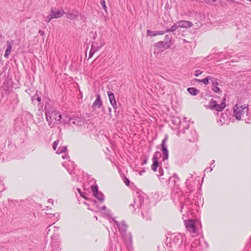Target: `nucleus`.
<instances>
[{
  "label": "nucleus",
  "instance_id": "2f4dec72",
  "mask_svg": "<svg viewBox=\"0 0 251 251\" xmlns=\"http://www.w3.org/2000/svg\"><path fill=\"white\" fill-rule=\"evenodd\" d=\"M225 116L222 113L221 115V117L219 120H217V122L220 124V126L223 125L225 123Z\"/></svg>",
  "mask_w": 251,
  "mask_h": 251
},
{
  "label": "nucleus",
  "instance_id": "473e14b6",
  "mask_svg": "<svg viewBox=\"0 0 251 251\" xmlns=\"http://www.w3.org/2000/svg\"><path fill=\"white\" fill-rule=\"evenodd\" d=\"M61 139V138L59 139H58L57 140H56L55 141H54L53 144H52V148L53 149L54 151L56 150V148L58 146V145L59 144V141H60V140Z\"/></svg>",
  "mask_w": 251,
  "mask_h": 251
},
{
  "label": "nucleus",
  "instance_id": "de8ad7c7",
  "mask_svg": "<svg viewBox=\"0 0 251 251\" xmlns=\"http://www.w3.org/2000/svg\"><path fill=\"white\" fill-rule=\"evenodd\" d=\"M38 33L40 34V35L41 36H44V34H45V32L43 30H41V29H40L38 31Z\"/></svg>",
  "mask_w": 251,
  "mask_h": 251
},
{
  "label": "nucleus",
  "instance_id": "338daca9",
  "mask_svg": "<svg viewBox=\"0 0 251 251\" xmlns=\"http://www.w3.org/2000/svg\"><path fill=\"white\" fill-rule=\"evenodd\" d=\"M220 0V2H221V0Z\"/></svg>",
  "mask_w": 251,
  "mask_h": 251
},
{
  "label": "nucleus",
  "instance_id": "20e7f679",
  "mask_svg": "<svg viewBox=\"0 0 251 251\" xmlns=\"http://www.w3.org/2000/svg\"><path fill=\"white\" fill-rule=\"evenodd\" d=\"M45 110L46 120L50 127L61 123L62 117L59 111L55 110L54 108L46 109L45 108Z\"/></svg>",
  "mask_w": 251,
  "mask_h": 251
},
{
  "label": "nucleus",
  "instance_id": "cd10ccee",
  "mask_svg": "<svg viewBox=\"0 0 251 251\" xmlns=\"http://www.w3.org/2000/svg\"><path fill=\"white\" fill-rule=\"evenodd\" d=\"M70 163V166H68V168H67V170L69 173L72 175L75 174L74 170L75 168V165L74 164V162H71ZM68 166H69V165H68Z\"/></svg>",
  "mask_w": 251,
  "mask_h": 251
},
{
  "label": "nucleus",
  "instance_id": "f03ea898",
  "mask_svg": "<svg viewBox=\"0 0 251 251\" xmlns=\"http://www.w3.org/2000/svg\"><path fill=\"white\" fill-rule=\"evenodd\" d=\"M184 196L180 188L177 187L174 189L173 193L171 194V197L174 202L178 201L180 202L181 212H182V209L184 205H186L188 207V209H190L193 204V201H190L189 197L184 198ZM186 196H188L189 195H187Z\"/></svg>",
  "mask_w": 251,
  "mask_h": 251
},
{
  "label": "nucleus",
  "instance_id": "5701e85b",
  "mask_svg": "<svg viewBox=\"0 0 251 251\" xmlns=\"http://www.w3.org/2000/svg\"><path fill=\"white\" fill-rule=\"evenodd\" d=\"M191 136H187L189 141L192 142L194 141L197 138V134L196 130H192L190 132Z\"/></svg>",
  "mask_w": 251,
  "mask_h": 251
},
{
  "label": "nucleus",
  "instance_id": "13d9d810",
  "mask_svg": "<svg viewBox=\"0 0 251 251\" xmlns=\"http://www.w3.org/2000/svg\"><path fill=\"white\" fill-rule=\"evenodd\" d=\"M214 162H215V160H212L211 161V164H214Z\"/></svg>",
  "mask_w": 251,
  "mask_h": 251
},
{
  "label": "nucleus",
  "instance_id": "e2e57ef3",
  "mask_svg": "<svg viewBox=\"0 0 251 251\" xmlns=\"http://www.w3.org/2000/svg\"><path fill=\"white\" fill-rule=\"evenodd\" d=\"M94 201V202L95 203L96 202V200H94V201Z\"/></svg>",
  "mask_w": 251,
  "mask_h": 251
},
{
  "label": "nucleus",
  "instance_id": "0e129e2a",
  "mask_svg": "<svg viewBox=\"0 0 251 251\" xmlns=\"http://www.w3.org/2000/svg\"><path fill=\"white\" fill-rule=\"evenodd\" d=\"M208 169V168L206 169L205 170V171H207Z\"/></svg>",
  "mask_w": 251,
  "mask_h": 251
},
{
  "label": "nucleus",
  "instance_id": "680f3d73",
  "mask_svg": "<svg viewBox=\"0 0 251 251\" xmlns=\"http://www.w3.org/2000/svg\"><path fill=\"white\" fill-rule=\"evenodd\" d=\"M212 170H213V168H211V169H210V171H210V172H211V171H212Z\"/></svg>",
  "mask_w": 251,
  "mask_h": 251
},
{
  "label": "nucleus",
  "instance_id": "6e6552de",
  "mask_svg": "<svg viewBox=\"0 0 251 251\" xmlns=\"http://www.w3.org/2000/svg\"><path fill=\"white\" fill-rule=\"evenodd\" d=\"M168 139V136L165 135L164 139L162 140L161 142V151L162 152L163 156L162 158V160L163 161H165L166 160L168 159L169 156V151L167 149V146L166 145V142Z\"/></svg>",
  "mask_w": 251,
  "mask_h": 251
},
{
  "label": "nucleus",
  "instance_id": "9b49d317",
  "mask_svg": "<svg viewBox=\"0 0 251 251\" xmlns=\"http://www.w3.org/2000/svg\"><path fill=\"white\" fill-rule=\"evenodd\" d=\"M70 124H73L77 126H82L85 124V120L82 117H75L69 118Z\"/></svg>",
  "mask_w": 251,
  "mask_h": 251
},
{
  "label": "nucleus",
  "instance_id": "72a5a7b5",
  "mask_svg": "<svg viewBox=\"0 0 251 251\" xmlns=\"http://www.w3.org/2000/svg\"><path fill=\"white\" fill-rule=\"evenodd\" d=\"M165 40H166L165 42H169V45H170L171 46V45H172V43H171L172 37L169 35H166Z\"/></svg>",
  "mask_w": 251,
  "mask_h": 251
},
{
  "label": "nucleus",
  "instance_id": "393cba45",
  "mask_svg": "<svg viewBox=\"0 0 251 251\" xmlns=\"http://www.w3.org/2000/svg\"><path fill=\"white\" fill-rule=\"evenodd\" d=\"M102 46L103 45L102 43H100L99 44L97 42H93L91 45V49L97 51L99 49H100L102 47Z\"/></svg>",
  "mask_w": 251,
  "mask_h": 251
},
{
  "label": "nucleus",
  "instance_id": "423d86ee",
  "mask_svg": "<svg viewBox=\"0 0 251 251\" xmlns=\"http://www.w3.org/2000/svg\"><path fill=\"white\" fill-rule=\"evenodd\" d=\"M170 241L169 247L171 249V251H175L178 250L181 246L182 238L180 234L176 235H172L170 237Z\"/></svg>",
  "mask_w": 251,
  "mask_h": 251
},
{
  "label": "nucleus",
  "instance_id": "a19ab883",
  "mask_svg": "<svg viewBox=\"0 0 251 251\" xmlns=\"http://www.w3.org/2000/svg\"><path fill=\"white\" fill-rule=\"evenodd\" d=\"M95 52H96V51L93 50L92 49H91V50L89 52V58L92 57Z\"/></svg>",
  "mask_w": 251,
  "mask_h": 251
},
{
  "label": "nucleus",
  "instance_id": "ddd939ff",
  "mask_svg": "<svg viewBox=\"0 0 251 251\" xmlns=\"http://www.w3.org/2000/svg\"><path fill=\"white\" fill-rule=\"evenodd\" d=\"M185 226L187 229L190 232L195 233L196 227L195 223L192 220L184 221Z\"/></svg>",
  "mask_w": 251,
  "mask_h": 251
},
{
  "label": "nucleus",
  "instance_id": "a211bd4d",
  "mask_svg": "<svg viewBox=\"0 0 251 251\" xmlns=\"http://www.w3.org/2000/svg\"><path fill=\"white\" fill-rule=\"evenodd\" d=\"M102 105V101L100 95H97V98L93 102L92 107L95 109L96 107L100 108Z\"/></svg>",
  "mask_w": 251,
  "mask_h": 251
},
{
  "label": "nucleus",
  "instance_id": "c03bdc74",
  "mask_svg": "<svg viewBox=\"0 0 251 251\" xmlns=\"http://www.w3.org/2000/svg\"><path fill=\"white\" fill-rule=\"evenodd\" d=\"M251 247V237L250 238L249 242L247 244L246 248H249Z\"/></svg>",
  "mask_w": 251,
  "mask_h": 251
},
{
  "label": "nucleus",
  "instance_id": "f257e3e1",
  "mask_svg": "<svg viewBox=\"0 0 251 251\" xmlns=\"http://www.w3.org/2000/svg\"><path fill=\"white\" fill-rule=\"evenodd\" d=\"M130 206H132L135 209L136 208L141 209L143 218L147 221L151 220V216L149 213V206L147 203H144V198L142 194L138 192L135 193L133 203H131Z\"/></svg>",
  "mask_w": 251,
  "mask_h": 251
},
{
  "label": "nucleus",
  "instance_id": "4d7b16f0",
  "mask_svg": "<svg viewBox=\"0 0 251 251\" xmlns=\"http://www.w3.org/2000/svg\"><path fill=\"white\" fill-rule=\"evenodd\" d=\"M108 111H109V112H111V108L109 107Z\"/></svg>",
  "mask_w": 251,
  "mask_h": 251
},
{
  "label": "nucleus",
  "instance_id": "864d4df0",
  "mask_svg": "<svg viewBox=\"0 0 251 251\" xmlns=\"http://www.w3.org/2000/svg\"><path fill=\"white\" fill-rule=\"evenodd\" d=\"M181 126H182V125H181V124H180V125H179V130L180 131H181V129H182V127H181Z\"/></svg>",
  "mask_w": 251,
  "mask_h": 251
},
{
  "label": "nucleus",
  "instance_id": "8fccbe9b",
  "mask_svg": "<svg viewBox=\"0 0 251 251\" xmlns=\"http://www.w3.org/2000/svg\"><path fill=\"white\" fill-rule=\"evenodd\" d=\"M226 95H225V97L222 99V102H224L225 104H226Z\"/></svg>",
  "mask_w": 251,
  "mask_h": 251
},
{
  "label": "nucleus",
  "instance_id": "bb28decb",
  "mask_svg": "<svg viewBox=\"0 0 251 251\" xmlns=\"http://www.w3.org/2000/svg\"><path fill=\"white\" fill-rule=\"evenodd\" d=\"M187 91L192 95L196 96L200 92L199 90L195 87H189L187 88Z\"/></svg>",
  "mask_w": 251,
  "mask_h": 251
},
{
  "label": "nucleus",
  "instance_id": "ea45409f",
  "mask_svg": "<svg viewBox=\"0 0 251 251\" xmlns=\"http://www.w3.org/2000/svg\"><path fill=\"white\" fill-rule=\"evenodd\" d=\"M199 242H200V240H196L195 243H193L191 245V251H195L193 249V248L194 249L195 248H194L195 244H196L197 243H199Z\"/></svg>",
  "mask_w": 251,
  "mask_h": 251
},
{
  "label": "nucleus",
  "instance_id": "3c124183",
  "mask_svg": "<svg viewBox=\"0 0 251 251\" xmlns=\"http://www.w3.org/2000/svg\"><path fill=\"white\" fill-rule=\"evenodd\" d=\"M48 202H50V203H53V200L52 199H49L48 200Z\"/></svg>",
  "mask_w": 251,
  "mask_h": 251
},
{
  "label": "nucleus",
  "instance_id": "79ce46f5",
  "mask_svg": "<svg viewBox=\"0 0 251 251\" xmlns=\"http://www.w3.org/2000/svg\"><path fill=\"white\" fill-rule=\"evenodd\" d=\"M173 184H174L175 186H174V187L173 188H172V191H173V190H174V189L175 188H176V187H177L178 188H179V187H178V186L176 185V180L175 179H174L173 180ZM172 193H173V192H172ZM172 194V193H171V194Z\"/></svg>",
  "mask_w": 251,
  "mask_h": 251
},
{
  "label": "nucleus",
  "instance_id": "39448f33",
  "mask_svg": "<svg viewBox=\"0 0 251 251\" xmlns=\"http://www.w3.org/2000/svg\"><path fill=\"white\" fill-rule=\"evenodd\" d=\"M249 105L245 104L242 105L241 104H236L233 107V114L238 120H240L242 118V116L245 113H247V115L248 114Z\"/></svg>",
  "mask_w": 251,
  "mask_h": 251
},
{
  "label": "nucleus",
  "instance_id": "6e6d98bb",
  "mask_svg": "<svg viewBox=\"0 0 251 251\" xmlns=\"http://www.w3.org/2000/svg\"><path fill=\"white\" fill-rule=\"evenodd\" d=\"M194 201H194V204H195V205H196V204H197V202H196V199H194Z\"/></svg>",
  "mask_w": 251,
  "mask_h": 251
},
{
  "label": "nucleus",
  "instance_id": "f704fd0d",
  "mask_svg": "<svg viewBox=\"0 0 251 251\" xmlns=\"http://www.w3.org/2000/svg\"><path fill=\"white\" fill-rule=\"evenodd\" d=\"M100 4H101L102 7H103V8L104 9V10H105V11H106L107 7L106 6L105 0H100Z\"/></svg>",
  "mask_w": 251,
  "mask_h": 251
},
{
  "label": "nucleus",
  "instance_id": "dca6fc26",
  "mask_svg": "<svg viewBox=\"0 0 251 251\" xmlns=\"http://www.w3.org/2000/svg\"><path fill=\"white\" fill-rule=\"evenodd\" d=\"M154 47L158 49L165 48V49H168L171 47L169 45V42H165L163 41H159L154 44Z\"/></svg>",
  "mask_w": 251,
  "mask_h": 251
},
{
  "label": "nucleus",
  "instance_id": "b1692460",
  "mask_svg": "<svg viewBox=\"0 0 251 251\" xmlns=\"http://www.w3.org/2000/svg\"><path fill=\"white\" fill-rule=\"evenodd\" d=\"M6 45H7V48L5 50V54H4V56L5 57L8 58L10 54V53L11 51L12 46L11 44L9 43V41L7 42Z\"/></svg>",
  "mask_w": 251,
  "mask_h": 251
},
{
  "label": "nucleus",
  "instance_id": "6ab92c4d",
  "mask_svg": "<svg viewBox=\"0 0 251 251\" xmlns=\"http://www.w3.org/2000/svg\"><path fill=\"white\" fill-rule=\"evenodd\" d=\"M179 27H190L193 25L192 22L187 21H180L177 22Z\"/></svg>",
  "mask_w": 251,
  "mask_h": 251
},
{
  "label": "nucleus",
  "instance_id": "09e8293b",
  "mask_svg": "<svg viewBox=\"0 0 251 251\" xmlns=\"http://www.w3.org/2000/svg\"><path fill=\"white\" fill-rule=\"evenodd\" d=\"M69 157H70L69 155L68 154H66L62 156V158L64 159H67Z\"/></svg>",
  "mask_w": 251,
  "mask_h": 251
},
{
  "label": "nucleus",
  "instance_id": "774afa93",
  "mask_svg": "<svg viewBox=\"0 0 251 251\" xmlns=\"http://www.w3.org/2000/svg\"><path fill=\"white\" fill-rule=\"evenodd\" d=\"M250 1H251V0H250Z\"/></svg>",
  "mask_w": 251,
  "mask_h": 251
},
{
  "label": "nucleus",
  "instance_id": "c756f323",
  "mask_svg": "<svg viewBox=\"0 0 251 251\" xmlns=\"http://www.w3.org/2000/svg\"><path fill=\"white\" fill-rule=\"evenodd\" d=\"M159 178L162 179H166L165 178H164L163 177H162V178L160 177ZM172 179H176L177 180H179V177L177 176V175L176 173H174L172 176H170L169 177V179L168 180L166 179V182H168V184L170 183L171 180Z\"/></svg>",
  "mask_w": 251,
  "mask_h": 251
},
{
  "label": "nucleus",
  "instance_id": "1a4fd4ad",
  "mask_svg": "<svg viewBox=\"0 0 251 251\" xmlns=\"http://www.w3.org/2000/svg\"><path fill=\"white\" fill-rule=\"evenodd\" d=\"M226 106V104H225L224 102H221V104H218L216 102V100L212 99L210 101L209 104V108L211 109H215L218 111H222L225 107Z\"/></svg>",
  "mask_w": 251,
  "mask_h": 251
},
{
  "label": "nucleus",
  "instance_id": "7c9ffc66",
  "mask_svg": "<svg viewBox=\"0 0 251 251\" xmlns=\"http://www.w3.org/2000/svg\"><path fill=\"white\" fill-rule=\"evenodd\" d=\"M67 150V146L59 147L57 150L56 153L58 154L65 152Z\"/></svg>",
  "mask_w": 251,
  "mask_h": 251
},
{
  "label": "nucleus",
  "instance_id": "603ef678",
  "mask_svg": "<svg viewBox=\"0 0 251 251\" xmlns=\"http://www.w3.org/2000/svg\"><path fill=\"white\" fill-rule=\"evenodd\" d=\"M145 173V171H144V170H143V171H142L140 172H139V174H140V175H142V174H143V173Z\"/></svg>",
  "mask_w": 251,
  "mask_h": 251
},
{
  "label": "nucleus",
  "instance_id": "7ed1b4c3",
  "mask_svg": "<svg viewBox=\"0 0 251 251\" xmlns=\"http://www.w3.org/2000/svg\"><path fill=\"white\" fill-rule=\"evenodd\" d=\"M114 223L117 225L118 230L124 239L126 245L129 251H132L133 248L132 246V236L130 233H127L126 232L127 226L125 221H122L119 223L115 220Z\"/></svg>",
  "mask_w": 251,
  "mask_h": 251
},
{
  "label": "nucleus",
  "instance_id": "49530a36",
  "mask_svg": "<svg viewBox=\"0 0 251 251\" xmlns=\"http://www.w3.org/2000/svg\"><path fill=\"white\" fill-rule=\"evenodd\" d=\"M148 158L147 157L145 158V159L143 160V162L142 163V165H145L147 164L148 162Z\"/></svg>",
  "mask_w": 251,
  "mask_h": 251
},
{
  "label": "nucleus",
  "instance_id": "4c0bfd02",
  "mask_svg": "<svg viewBox=\"0 0 251 251\" xmlns=\"http://www.w3.org/2000/svg\"><path fill=\"white\" fill-rule=\"evenodd\" d=\"M77 190L78 192L79 193L80 195L82 197L84 198L85 199H87V198L85 197L84 194L80 190L79 188H77Z\"/></svg>",
  "mask_w": 251,
  "mask_h": 251
},
{
  "label": "nucleus",
  "instance_id": "37998d69",
  "mask_svg": "<svg viewBox=\"0 0 251 251\" xmlns=\"http://www.w3.org/2000/svg\"><path fill=\"white\" fill-rule=\"evenodd\" d=\"M202 73V72L200 70H196L195 72V76H198L200 75H201Z\"/></svg>",
  "mask_w": 251,
  "mask_h": 251
},
{
  "label": "nucleus",
  "instance_id": "0eeeda50",
  "mask_svg": "<svg viewBox=\"0 0 251 251\" xmlns=\"http://www.w3.org/2000/svg\"><path fill=\"white\" fill-rule=\"evenodd\" d=\"M158 155H160V153L159 151H156L153 155L152 157V164L151 166V168L152 171L154 172H156L157 171V168H159V174L157 175L158 177H161L163 176V170L159 165V163L158 161Z\"/></svg>",
  "mask_w": 251,
  "mask_h": 251
},
{
  "label": "nucleus",
  "instance_id": "aec40b11",
  "mask_svg": "<svg viewBox=\"0 0 251 251\" xmlns=\"http://www.w3.org/2000/svg\"><path fill=\"white\" fill-rule=\"evenodd\" d=\"M165 33H166L165 30H159L155 31L148 29L147 31V35L150 36H155L159 35H163Z\"/></svg>",
  "mask_w": 251,
  "mask_h": 251
},
{
  "label": "nucleus",
  "instance_id": "c85d7f7f",
  "mask_svg": "<svg viewBox=\"0 0 251 251\" xmlns=\"http://www.w3.org/2000/svg\"><path fill=\"white\" fill-rule=\"evenodd\" d=\"M31 100L32 102L34 103V104H36V102L35 101V100H37L38 104H39L41 102V99L38 96V94L36 93V94L32 97Z\"/></svg>",
  "mask_w": 251,
  "mask_h": 251
},
{
  "label": "nucleus",
  "instance_id": "052dcab7",
  "mask_svg": "<svg viewBox=\"0 0 251 251\" xmlns=\"http://www.w3.org/2000/svg\"><path fill=\"white\" fill-rule=\"evenodd\" d=\"M190 178H192V176H193L192 174H190Z\"/></svg>",
  "mask_w": 251,
  "mask_h": 251
},
{
  "label": "nucleus",
  "instance_id": "69168bd1",
  "mask_svg": "<svg viewBox=\"0 0 251 251\" xmlns=\"http://www.w3.org/2000/svg\"><path fill=\"white\" fill-rule=\"evenodd\" d=\"M95 219H96L97 220L98 219L97 217H95Z\"/></svg>",
  "mask_w": 251,
  "mask_h": 251
},
{
  "label": "nucleus",
  "instance_id": "a18cd8bd",
  "mask_svg": "<svg viewBox=\"0 0 251 251\" xmlns=\"http://www.w3.org/2000/svg\"><path fill=\"white\" fill-rule=\"evenodd\" d=\"M106 210H108L107 208H106V207L105 206H102L101 207H100L99 209L100 211V212H101L102 210H104V211H105Z\"/></svg>",
  "mask_w": 251,
  "mask_h": 251
},
{
  "label": "nucleus",
  "instance_id": "4468645a",
  "mask_svg": "<svg viewBox=\"0 0 251 251\" xmlns=\"http://www.w3.org/2000/svg\"><path fill=\"white\" fill-rule=\"evenodd\" d=\"M65 14L66 15L67 18L71 21H75L78 17L79 12L76 9H73L67 13L65 12Z\"/></svg>",
  "mask_w": 251,
  "mask_h": 251
},
{
  "label": "nucleus",
  "instance_id": "4be33fe9",
  "mask_svg": "<svg viewBox=\"0 0 251 251\" xmlns=\"http://www.w3.org/2000/svg\"><path fill=\"white\" fill-rule=\"evenodd\" d=\"M179 27L178 26V22L175 24L173 25H172L170 28L168 27H164L165 29V32H173L174 31H176L177 28H178Z\"/></svg>",
  "mask_w": 251,
  "mask_h": 251
},
{
  "label": "nucleus",
  "instance_id": "f8f14e48",
  "mask_svg": "<svg viewBox=\"0 0 251 251\" xmlns=\"http://www.w3.org/2000/svg\"><path fill=\"white\" fill-rule=\"evenodd\" d=\"M220 80L218 78H214L213 79L212 82H211V89L215 93H218L219 94H222V90L218 87L219 85V82Z\"/></svg>",
  "mask_w": 251,
  "mask_h": 251
},
{
  "label": "nucleus",
  "instance_id": "2eb2a0df",
  "mask_svg": "<svg viewBox=\"0 0 251 251\" xmlns=\"http://www.w3.org/2000/svg\"><path fill=\"white\" fill-rule=\"evenodd\" d=\"M107 95L111 104L114 109H116L117 105L114 94L111 91H108Z\"/></svg>",
  "mask_w": 251,
  "mask_h": 251
},
{
  "label": "nucleus",
  "instance_id": "e433bc0d",
  "mask_svg": "<svg viewBox=\"0 0 251 251\" xmlns=\"http://www.w3.org/2000/svg\"><path fill=\"white\" fill-rule=\"evenodd\" d=\"M188 180H189V179H187L186 180V187H187V189L189 190V192H191L192 191V186H191L188 183Z\"/></svg>",
  "mask_w": 251,
  "mask_h": 251
},
{
  "label": "nucleus",
  "instance_id": "bf43d9fd",
  "mask_svg": "<svg viewBox=\"0 0 251 251\" xmlns=\"http://www.w3.org/2000/svg\"><path fill=\"white\" fill-rule=\"evenodd\" d=\"M66 162H64V163H63V165L65 167V165H66Z\"/></svg>",
  "mask_w": 251,
  "mask_h": 251
},
{
  "label": "nucleus",
  "instance_id": "9d476101",
  "mask_svg": "<svg viewBox=\"0 0 251 251\" xmlns=\"http://www.w3.org/2000/svg\"><path fill=\"white\" fill-rule=\"evenodd\" d=\"M91 189L93 193V196L96 198L100 202H102L104 200V195L98 191V187L97 185L91 186Z\"/></svg>",
  "mask_w": 251,
  "mask_h": 251
},
{
  "label": "nucleus",
  "instance_id": "412c9836",
  "mask_svg": "<svg viewBox=\"0 0 251 251\" xmlns=\"http://www.w3.org/2000/svg\"><path fill=\"white\" fill-rule=\"evenodd\" d=\"M214 78L215 77H212L211 76H208L205 77V78L202 79H196V81L199 82H202L205 85H207L209 83V81L210 80L211 82H212L213 79H214Z\"/></svg>",
  "mask_w": 251,
  "mask_h": 251
},
{
  "label": "nucleus",
  "instance_id": "a878e982",
  "mask_svg": "<svg viewBox=\"0 0 251 251\" xmlns=\"http://www.w3.org/2000/svg\"><path fill=\"white\" fill-rule=\"evenodd\" d=\"M103 214L104 215V216L110 223L113 221L114 222L115 220L113 218L111 217V211L109 209L104 211V212H103Z\"/></svg>",
  "mask_w": 251,
  "mask_h": 251
},
{
  "label": "nucleus",
  "instance_id": "58836bf2",
  "mask_svg": "<svg viewBox=\"0 0 251 251\" xmlns=\"http://www.w3.org/2000/svg\"><path fill=\"white\" fill-rule=\"evenodd\" d=\"M124 182H125V183L126 184V185H127V186H129V184H130V181L126 177H125L124 179Z\"/></svg>",
  "mask_w": 251,
  "mask_h": 251
},
{
  "label": "nucleus",
  "instance_id": "f3484780",
  "mask_svg": "<svg viewBox=\"0 0 251 251\" xmlns=\"http://www.w3.org/2000/svg\"><path fill=\"white\" fill-rule=\"evenodd\" d=\"M50 13L52 15V17L54 18L57 19L61 17L64 14H65V12L63 10L62 11L59 10L55 11L54 9L51 8L50 10Z\"/></svg>",
  "mask_w": 251,
  "mask_h": 251
},
{
  "label": "nucleus",
  "instance_id": "5fc2aeb1",
  "mask_svg": "<svg viewBox=\"0 0 251 251\" xmlns=\"http://www.w3.org/2000/svg\"><path fill=\"white\" fill-rule=\"evenodd\" d=\"M15 97H16V98L17 99V102H18V95H15Z\"/></svg>",
  "mask_w": 251,
  "mask_h": 251
},
{
  "label": "nucleus",
  "instance_id": "c9c22d12",
  "mask_svg": "<svg viewBox=\"0 0 251 251\" xmlns=\"http://www.w3.org/2000/svg\"><path fill=\"white\" fill-rule=\"evenodd\" d=\"M52 19H53V17H52V15L51 14V13H50V14H49V16H48L46 18V21L48 23L50 22Z\"/></svg>",
  "mask_w": 251,
  "mask_h": 251
}]
</instances>
